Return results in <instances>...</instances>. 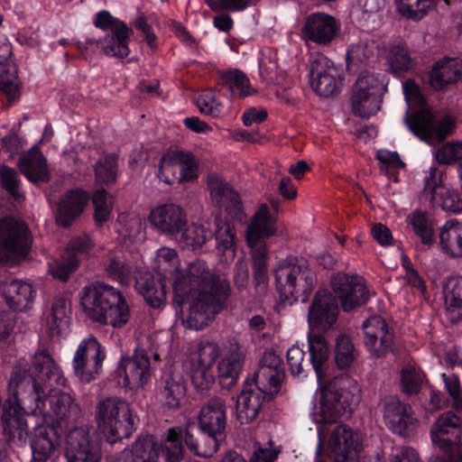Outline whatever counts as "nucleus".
Segmentation results:
<instances>
[{
	"instance_id": "7",
	"label": "nucleus",
	"mask_w": 462,
	"mask_h": 462,
	"mask_svg": "<svg viewBox=\"0 0 462 462\" xmlns=\"http://www.w3.org/2000/svg\"><path fill=\"white\" fill-rule=\"evenodd\" d=\"M103 266L107 276L123 285H129L135 279L137 291L152 308H161L165 304L166 285L162 278L155 280L150 273L136 278L134 266L122 255L116 254H109Z\"/></svg>"
},
{
	"instance_id": "54",
	"label": "nucleus",
	"mask_w": 462,
	"mask_h": 462,
	"mask_svg": "<svg viewBox=\"0 0 462 462\" xmlns=\"http://www.w3.org/2000/svg\"><path fill=\"white\" fill-rule=\"evenodd\" d=\"M117 157L108 154L101 157L95 164L97 180L103 184L114 183L117 177Z\"/></svg>"
},
{
	"instance_id": "41",
	"label": "nucleus",
	"mask_w": 462,
	"mask_h": 462,
	"mask_svg": "<svg viewBox=\"0 0 462 462\" xmlns=\"http://www.w3.org/2000/svg\"><path fill=\"white\" fill-rule=\"evenodd\" d=\"M182 440L185 441V430L180 428L170 429L162 443L158 446L166 462H180L183 458Z\"/></svg>"
},
{
	"instance_id": "40",
	"label": "nucleus",
	"mask_w": 462,
	"mask_h": 462,
	"mask_svg": "<svg viewBox=\"0 0 462 462\" xmlns=\"http://www.w3.org/2000/svg\"><path fill=\"white\" fill-rule=\"evenodd\" d=\"M288 65L279 62L277 53L273 51L263 52L259 60V72L262 78L280 84L287 74Z\"/></svg>"
},
{
	"instance_id": "45",
	"label": "nucleus",
	"mask_w": 462,
	"mask_h": 462,
	"mask_svg": "<svg viewBox=\"0 0 462 462\" xmlns=\"http://www.w3.org/2000/svg\"><path fill=\"white\" fill-rule=\"evenodd\" d=\"M186 394V383L180 374H172L165 380L162 391L164 404L171 408H179Z\"/></svg>"
},
{
	"instance_id": "51",
	"label": "nucleus",
	"mask_w": 462,
	"mask_h": 462,
	"mask_svg": "<svg viewBox=\"0 0 462 462\" xmlns=\"http://www.w3.org/2000/svg\"><path fill=\"white\" fill-rule=\"evenodd\" d=\"M117 233L124 239L134 241L141 239L143 236V222L136 214H121L118 217Z\"/></svg>"
},
{
	"instance_id": "5",
	"label": "nucleus",
	"mask_w": 462,
	"mask_h": 462,
	"mask_svg": "<svg viewBox=\"0 0 462 462\" xmlns=\"http://www.w3.org/2000/svg\"><path fill=\"white\" fill-rule=\"evenodd\" d=\"M85 315L94 322L120 328L131 317L130 306L116 288L104 282L85 286L80 292Z\"/></svg>"
},
{
	"instance_id": "4",
	"label": "nucleus",
	"mask_w": 462,
	"mask_h": 462,
	"mask_svg": "<svg viewBox=\"0 0 462 462\" xmlns=\"http://www.w3.org/2000/svg\"><path fill=\"white\" fill-rule=\"evenodd\" d=\"M283 376L280 356L273 351L264 352L254 381L244 386L236 400V419L241 424L256 419L265 399L279 392Z\"/></svg>"
},
{
	"instance_id": "15",
	"label": "nucleus",
	"mask_w": 462,
	"mask_h": 462,
	"mask_svg": "<svg viewBox=\"0 0 462 462\" xmlns=\"http://www.w3.org/2000/svg\"><path fill=\"white\" fill-rule=\"evenodd\" d=\"M106 356L105 347L95 337L83 338L72 359L75 375L83 383L95 380L101 372Z\"/></svg>"
},
{
	"instance_id": "63",
	"label": "nucleus",
	"mask_w": 462,
	"mask_h": 462,
	"mask_svg": "<svg viewBox=\"0 0 462 462\" xmlns=\"http://www.w3.org/2000/svg\"><path fill=\"white\" fill-rule=\"evenodd\" d=\"M376 158L382 164L381 171H385L394 180L395 174L393 171L404 167V162L396 152L382 149L377 152Z\"/></svg>"
},
{
	"instance_id": "8",
	"label": "nucleus",
	"mask_w": 462,
	"mask_h": 462,
	"mask_svg": "<svg viewBox=\"0 0 462 462\" xmlns=\"http://www.w3.org/2000/svg\"><path fill=\"white\" fill-rule=\"evenodd\" d=\"M95 419L99 431L110 443L129 438L139 421L131 405L117 397L100 400L96 406Z\"/></svg>"
},
{
	"instance_id": "52",
	"label": "nucleus",
	"mask_w": 462,
	"mask_h": 462,
	"mask_svg": "<svg viewBox=\"0 0 462 462\" xmlns=\"http://www.w3.org/2000/svg\"><path fill=\"white\" fill-rule=\"evenodd\" d=\"M352 89L365 95L382 97L385 90V84L381 75L365 71L359 74Z\"/></svg>"
},
{
	"instance_id": "24",
	"label": "nucleus",
	"mask_w": 462,
	"mask_h": 462,
	"mask_svg": "<svg viewBox=\"0 0 462 462\" xmlns=\"http://www.w3.org/2000/svg\"><path fill=\"white\" fill-rule=\"evenodd\" d=\"M208 186L212 202L225 211L235 220L242 222L245 219L243 206L239 195L216 173L208 177Z\"/></svg>"
},
{
	"instance_id": "32",
	"label": "nucleus",
	"mask_w": 462,
	"mask_h": 462,
	"mask_svg": "<svg viewBox=\"0 0 462 462\" xmlns=\"http://www.w3.org/2000/svg\"><path fill=\"white\" fill-rule=\"evenodd\" d=\"M88 202V194L81 189H71L60 199L56 210L55 218L61 226H69L82 214Z\"/></svg>"
},
{
	"instance_id": "53",
	"label": "nucleus",
	"mask_w": 462,
	"mask_h": 462,
	"mask_svg": "<svg viewBox=\"0 0 462 462\" xmlns=\"http://www.w3.org/2000/svg\"><path fill=\"white\" fill-rule=\"evenodd\" d=\"M352 89L365 95L382 97L385 90V84L381 75L365 71L359 74Z\"/></svg>"
},
{
	"instance_id": "36",
	"label": "nucleus",
	"mask_w": 462,
	"mask_h": 462,
	"mask_svg": "<svg viewBox=\"0 0 462 462\" xmlns=\"http://www.w3.org/2000/svg\"><path fill=\"white\" fill-rule=\"evenodd\" d=\"M439 245L452 258H462V221L447 220L439 231Z\"/></svg>"
},
{
	"instance_id": "20",
	"label": "nucleus",
	"mask_w": 462,
	"mask_h": 462,
	"mask_svg": "<svg viewBox=\"0 0 462 462\" xmlns=\"http://www.w3.org/2000/svg\"><path fill=\"white\" fill-rule=\"evenodd\" d=\"M148 219L157 232L174 238H177L188 225L185 210L174 203H165L152 208Z\"/></svg>"
},
{
	"instance_id": "29",
	"label": "nucleus",
	"mask_w": 462,
	"mask_h": 462,
	"mask_svg": "<svg viewBox=\"0 0 462 462\" xmlns=\"http://www.w3.org/2000/svg\"><path fill=\"white\" fill-rule=\"evenodd\" d=\"M460 424L459 417L453 412L448 411L440 415L430 430L433 444L440 449H449L459 441Z\"/></svg>"
},
{
	"instance_id": "59",
	"label": "nucleus",
	"mask_w": 462,
	"mask_h": 462,
	"mask_svg": "<svg viewBox=\"0 0 462 462\" xmlns=\"http://www.w3.org/2000/svg\"><path fill=\"white\" fill-rule=\"evenodd\" d=\"M196 104L200 113L212 117L220 116L223 111L222 103L210 89L201 91L196 98Z\"/></svg>"
},
{
	"instance_id": "37",
	"label": "nucleus",
	"mask_w": 462,
	"mask_h": 462,
	"mask_svg": "<svg viewBox=\"0 0 462 462\" xmlns=\"http://www.w3.org/2000/svg\"><path fill=\"white\" fill-rule=\"evenodd\" d=\"M310 362L321 386L326 381V372L329 356V347L325 338L319 335H309Z\"/></svg>"
},
{
	"instance_id": "17",
	"label": "nucleus",
	"mask_w": 462,
	"mask_h": 462,
	"mask_svg": "<svg viewBox=\"0 0 462 462\" xmlns=\"http://www.w3.org/2000/svg\"><path fill=\"white\" fill-rule=\"evenodd\" d=\"M65 457L68 462H100V443L87 427L72 429L65 439Z\"/></svg>"
},
{
	"instance_id": "58",
	"label": "nucleus",
	"mask_w": 462,
	"mask_h": 462,
	"mask_svg": "<svg viewBox=\"0 0 462 462\" xmlns=\"http://www.w3.org/2000/svg\"><path fill=\"white\" fill-rule=\"evenodd\" d=\"M375 51V42L371 41L367 35L360 37L357 41L350 42L346 57L352 61H364L374 55Z\"/></svg>"
},
{
	"instance_id": "34",
	"label": "nucleus",
	"mask_w": 462,
	"mask_h": 462,
	"mask_svg": "<svg viewBox=\"0 0 462 462\" xmlns=\"http://www.w3.org/2000/svg\"><path fill=\"white\" fill-rule=\"evenodd\" d=\"M21 172L32 182H47L50 180V171L47 160L40 152L37 145L23 154L18 162Z\"/></svg>"
},
{
	"instance_id": "28",
	"label": "nucleus",
	"mask_w": 462,
	"mask_h": 462,
	"mask_svg": "<svg viewBox=\"0 0 462 462\" xmlns=\"http://www.w3.org/2000/svg\"><path fill=\"white\" fill-rule=\"evenodd\" d=\"M0 291L9 308L16 311L30 310L36 295L32 285L22 280L2 282Z\"/></svg>"
},
{
	"instance_id": "44",
	"label": "nucleus",
	"mask_w": 462,
	"mask_h": 462,
	"mask_svg": "<svg viewBox=\"0 0 462 462\" xmlns=\"http://www.w3.org/2000/svg\"><path fill=\"white\" fill-rule=\"evenodd\" d=\"M381 102V97L365 95L352 89L350 97L352 112L359 117L369 118L374 116L380 109Z\"/></svg>"
},
{
	"instance_id": "22",
	"label": "nucleus",
	"mask_w": 462,
	"mask_h": 462,
	"mask_svg": "<svg viewBox=\"0 0 462 462\" xmlns=\"http://www.w3.org/2000/svg\"><path fill=\"white\" fill-rule=\"evenodd\" d=\"M386 426L394 433L405 436L418 426L411 407L402 402L397 396L386 397L382 408Z\"/></svg>"
},
{
	"instance_id": "6",
	"label": "nucleus",
	"mask_w": 462,
	"mask_h": 462,
	"mask_svg": "<svg viewBox=\"0 0 462 462\" xmlns=\"http://www.w3.org/2000/svg\"><path fill=\"white\" fill-rule=\"evenodd\" d=\"M199 426L203 439L198 442L189 430H185V443L191 452L204 457H212L225 439L226 426V406L220 397H213L199 411Z\"/></svg>"
},
{
	"instance_id": "62",
	"label": "nucleus",
	"mask_w": 462,
	"mask_h": 462,
	"mask_svg": "<svg viewBox=\"0 0 462 462\" xmlns=\"http://www.w3.org/2000/svg\"><path fill=\"white\" fill-rule=\"evenodd\" d=\"M94 247V242L88 235L73 237L64 252L66 258L75 257L80 261L81 255L88 254Z\"/></svg>"
},
{
	"instance_id": "43",
	"label": "nucleus",
	"mask_w": 462,
	"mask_h": 462,
	"mask_svg": "<svg viewBox=\"0 0 462 462\" xmlns=\"http://www.w3.org/2000/svg\"><path fill=\"white\" fill-rule=\"evenodd\" d=\"M180 260L176 250L167 246H162L157 250L154 269L164 279L170 275L173 281L175 274L180 271Z\"/></svg>"
},
{
	"instance_id": "11",
	"label": "nucleus",
	"mask_w": 462,
	"mask_h": 462,
	"mask_svg": "<svg viewBox=\"0 0 462 462\" xmlns=\"http://www.w3.org/2000/svg\"><path fill=\"white\" fill-rule=\"evenodd\" d=\"M402 88L408 105L403 121L416 136L427 143L434 145L450 134L454 128L453 119L445 116L437 121L428 108H422L411 120H409L411 103L413 101L421 102V97L418 86L412 80L404 81Z\"/></svg>"
},
{
	"instance_id": "57",
	"label": "nucleus",
	"mask_w": 462,
	"mask_h": 462,
	"mask_svg": "<svg viewBox=\"0 0 462 462\" xmlns=\"http://www.w3.org/2000/svg\"><path fill=\"white\" fill-rule=\"evenodd\" d=\"M387 60L393 73L407 71L413 68V61L404 46H393L387 54Z\"/></svg>"
},
{
	"instance_id": "14",
	"label": "nucleus",
	"mask_w": 462,
	"mask_h": 462,
	"mask_svg": "<svg viewBox=\"0 0 462 462\" xmlns=\"http://www.w3.org/2000/svg\"><path fill=\"white\" fill-rule=\"evenodd\" d=\"M310 85L323 97L338 94L343 85L341 69L323 54H312L310 59Z\"/></svg>"
},
{
	"instance_id": "31",
	"label": "nucleus",
	"mask_w": 462,
	"mask_h": 462,
	"mask_svg": "<svg viewBox=\"0 0 462 462\" xmlns=\"http://www.w3.org/2000/svg\"><path fill=\"white\" fill-rule=\"evenodd\" d=\"M159 448L151 435L138 438L129 448L110 458L109 462H158Z\"/></svg>"
},
{
	"instance_id": "9",
	"label": "nucleus",
	"mask_w": 462,
	"mask_h": 462,
	"mask_svg": "<svg viewBox=\"0 0 462 462\" xmlns=\"http://www.w3.org/2000/svg\"><path fill=\"white\" fill-rule=\"evenodd\" d=\"M360 401V388L349 376L337 377L323 392L320 406L314 415L317 423H331L348 416Z\"/></svg>"
},
{
	"instance_id": "30",
	"label": "nucleus",
	"mask_w": 462,
	"mask_h": 462,
	"mask_svg": "<svg viewBox=\"0 0 462 462\" xmlns=\"http://www.w3.org/2000/svg\"><path fill=\"white\" fill-rule=\"evenodd\" d=\"M33 433L31 439L32 460L45 462L59 445L60 436L56 430L50 425H41L34 421Z\"/></svg>"
},
{
	"instance_id": "48",
	"label": "nucleus",
	"mask_w": 462,
	"mask_h": 462,
	"mask_svg": "<svg viewBox=\"0 0 462 462\" xmlns=\"http://www.w3.org/2000/svg\"><path fill=\"white\" fill-rule=\"evenodd\" d=\"M223 85L233 97H245L250 96L254 89L249 79L245 73L237 69H230L222 75Z\"/></svg>"
},
{
	"instance_id": "33",
	"label": "nucleus",
	"mask_w": 462,
	"mask_h": 462,
	"mask_svg": "<svg viewBox=\"0 0 462 462\" xmlns=\"http://www.w3.org/2000/svg\"><path fill=\"white\" fill-rule=\"evenodd\" d=\"M94 24L103 31H111L120 42L116 47L106 45L107 53H126V40L130 37L131 29L123 21L114 17L108 11H100L96 14Z\"/></svg>"
},
{
	"instance_id": "19",
	"label": "nucleus",
	"mask_w": 462,
	"mask_h": 462,
	"mask_svg": "<svg viewBox=\"0 0 462 462\" xmlns=\"http://www.w3.org/2000/svg\"><path fill=\"white\" fill-rule=\"evenodd\" d=\"M116 374L125 387L131 390L143 388L151 379L150 359L144 350L137 349L131 356H122Z\"/></svg>"
},
{
	"instance_id": "23",
	"label": "nucleus",
	"mask_w": 462,
	"mask_h": 462,
	"mask_svg": "<svg viewBox=\"0 0 462 462\" xmlns=\"http://www.w3.org/2000/svg\"><path fill=\"white\" fill-rule=\"evenodd\" d=\"M362 328L364 345L372 356L380 357L391 350L393 334L382 317L374 315L368 318L363 322Z\"/></svg>"
},
{
	"instance_id": "13",
	"label": "nucleus",
	"mask_w": 462,
	"mask_h": 462,
	"mask_svg": "<svg viewBox=\"0 0 462 462\" xmlns=\"http://www.w3.org/2000/svg\"><path fill=\"white\" fill-rule=\"evenodd\" d=\"M319 442L316 447V462L321 461L322 452V432L318 430ZM363 448V438L361 433L352 430L350 427L341 424L337 426L331 432L328 440V452L334 462H355L357 454Z\"/></svg>"
},
{
	"instance_id": "56",
	"label": "nucleus",
	"mask_w": 462,
	"mask_h": 462,
	"mask_svg": "<svg viewBox=\"0 0 462 462\" xmlns=\"http://www.w3.org/2000/svg\"><path fill=\"white\" fill-rule=\"evenodd\" d=\"M415 234L420 236L425 245H430L433 241V226L428 215L422 211H415L408 217Z\"/></svg>"
},
{
	"instance_id": "61",
	"label": "nucleus",
	"mask_w": 462,
	"mask_h": 462,
	"mask_svg": "<svg viewBox=\"0 0 462 462\" xmlns=\"http://www.w3.org/2000/svg\"><path fill=\"white\" fill-rule=\"evenodd\" d=\"M92 201L95 207L96 221L99 224L106 222L112 211V197L105 189H97L92 197Z\"/></svg>"
},
{
	"instance_id": "25",
	"label": "nucleus",
	"mask_w": 462,
	"mask_h": 462,
	"mask_svg": "<svg viewBox=\"0 0 462 462\" xmlns=\"http://www.w3.org/2000/svg\"><path fill=\"white\" fill-rule=\"evenodd\" d=\"M337 314L338 306L336 299L328 290H319L309 310V326L311 329L327 330L337 321Z\"/></svg>"
},
{
	"instance_id": "47",
	"label": "nucleus",
	"mask_w": 462,
	"mask_h": 462,
	"mask_svg": "<svg viewBox=\"0 0 462 462\" xmlns=\"http://www.w3.org/2000/svg\"><path fill=\"white\" fill-rule=\"evenodd\" d=\"M437 0H396L397 12L408 19L420 21L436 5Z\"/></svg>"
},
{
	"instance_id": "26",
	"label": "nucleus",
	"mask_w": 462,
	"mask_h": 462,
	"mask_svg": "<svg viewBox=\"0 0 462 462\" xmlns=\"http://www.w3.org/2000/svg\"><path fill=\"white\" fill-rule=\"evenodd\" d=\"M30 371L32 373H27V375L43 384L51 385L52 382L62 384L65 381L60 367L46 348L41 347L32 356Z\"/></svg>"
},
{
	"instance_id": "60",
	"label": "nucleus",
	"mask_w": 462,
	"mask_h": 462,
	"mask_svg": "<svg viewBox=\"0 0 462 462\" xmlns=\"http://www.w3.org/2000/svg\"><path fill=\"white\" fill-rule=\"evenodd\" d=\"M401 383L403 392L417 393L425 383L424 374L414 365H407L402 371Z\"/></svg>"
},
{
	"instance_id": "27",
	"label": "nucleus",
	"mask_w": 462,
	"mask_h": 462,
	"mask_svg": "<svg viewBox=\"0 0 462 462\" xmlns=\"http://www.w3.org/2000/svg\"><path fill=\"white\" fill-rule=\"evenodd\" d=\"M49 409H46L43 422L51 420L58 426L67 424L79 413V406L75 399L68 393L51 392L48 397Z\"/></svg>"
},
{
	"instance_id": "12",
	"label": "nucleus",
	"mask_w": 462,
	"mask_h": 462,
	"mask_svg": "<svg viewBox=\"0 0 462 462\" xmlns=\"http://www.w3.org/2000/svg\"><path fill=\"white\" fill-rule=\"evenodd\" d=\"M274 217L266 204L260 206L245 233V239L251 249L254 278L258 282L265 280L267 271V248L264 239L274 235Z\"/></svg>"
},
{
	"instance_id": "50",
	"label": "nucleus",
	"mask_w": 462,
	"mask_h": 462,
	"mask_svg": "<svg viewBox=\"0 0 462 462\" xmlns=\"http://www.w3.org/2000/svg\"><path fill=\"white\" fill-rule=\"evenodd\" d=\"M180 160L179 152H170L162 156L157 173L160 180L168 185L180 183Z\"/></svg>"
},
{
	"instance_id": "3",
	"label": "nucleus",
	"mask_w": 462,
	"mask_h": 462,
	"mask_svg": "<svg viewBox=\"0 0 462 462\" xmlns=\"http://www.w3.org/2000/svg\"><path fill=\"white\" fill-rule=\"evenodd\" d=\"M220 356L217 371L222 383L228 381L226 384L230 385L237 380L245 357V352L237 341L229 340L223 348L214 341H202L189 360L191 382L198 391L208 390L213 385L215 377L212 368Z\"/></svg>"
},
{
	"instance_id": "55",
	"label": "nucleus",
	"mask_w": 462,
	"mask_h": 462,
	"mask_svg": "<svg viewBox=\"0 0 462 462\" xmlns=\"http://www.w3.org/2000/svg\"><path fill=\"white\" fill-rule=\"evenodd\" d=\"M356 356L355 346L350 338L340 335L336 339L335 362L340 369L349 367Z\"/></svg>"
},
{
	"instance_id": "2",
	"label": "nucleus",
	"mask_w": 462,
	"mask_h": 462,
	"mask_svg": "<svg viewBox=\"0 0 462 462\" xmlns=\"http://www.w3.org/2000/svg\"><path fill=\"white\" fill-rule=\"evenodd\" d=\"M47 384L27 375V364L18 360L8 383L9 398L2 415L5 434L19 445L25 443L30 424L45 419Z\"/></svg>"
},
{
	"instance_id": "39",
	"label": "nucleus",
	"mask_w": 462,
	"mask_h": 462,
	"mask_svg": "<svg viewBox=\"0 0 462 462\" xmlns=\"http://www.w3.org/2000/svg\"><path fill=\"white\" fill-rule=\"evenodd\" d=\"M70 310V301L67 298H55L51 312L46 317V324L52 333L60 334L67 328Z\"/></svg>"
},
{
	"instance_id": "42",
	"label": "nucleus",
	"mask_w": 462,
	"mask_h": 462,
	"mask_svg": "<svg viewBox=\"0 0 462 462\" xmlns=\"http://www.w3.org/2000/svg\"><path fill=\"white\" fill-rule=\"evenodd\" d=\"M215 224L217 247L223 251L226 261H231L236 255V232L231 225L221 217H217Z\"/></svg>"
},
{
	"instance_id": "18",
	"label": "nucleus",
	"mask_w": 462,
	"mask_h": 462,
	"mask_svg": "<svg viewBox=\"0 0 462 462\" xmlns=\"http://www.w3.org/2000/svg\"><path fill=\"white\" fill-rule=\"evenodd\" d=\"M330 283L345 311L362 306L369 300L370 292L361 276L338 273L331 277Z\"/></svg>"
},
{
	"instance_id": "1",
	"label": "nucleus",
	"mask_w": 462,
	"mask_h": 462,
	"mask_svg": "<svg viewBox=\"0 0 462 462\" xmlns=\"http://www.w3.org/2000/svg\"><path fill=\"white\" fill-rule=\"evenodd\" d=\"M172 291V303L183 327L200 330L221 310L230 287L224 274L196 259L175 274Z\"/></svg>"
},
{
	"instance_id": "38",
	"label": "nucleus",
	"mask_w": 462,
	"mask_h": 462,
	"mask_svg": "<svg viewBox=\"0 0 462 462\" xmlns=\"http://www.w3.org/2000/svg\"><path fill=\"white\" fill-rule=\"evenodd\" d=\"M445 312L451 322L462 319V277H449L443 286Z\"/></svg>"
},
{
	"instance_id": "46",
	"label": "nucleus",
	"mask_w": 462,
	"mask_h": 462,
	"mask_svg": "<svg viewBox=\"0 0 462 462\" xmlns=\"http://www.w3.org/2000/svg\"><path fill=\"white\" fill-rule=\"evenodd\" d=\"M178 236L182 247L195 251L211 237V233L202 225L191 224L186 226Z\"/></svg>"
},
{
	"instance_id": "21",
	"label": "nucleus",
	"mask_w": 462,
	"mask_h": 462,
	"mask_svg": "<svg viewBox=\"0 0 462 462\" xmlns=\"http://www.w3.org/2000/svg\"><path fill=\"white\" fill-rule=\"evenodd\" d=\"M340 23L325 13H314L308 16L301 29V39L305 42L319 45L330 44L340 32Z\"/></svg>"
},
{
	"instance_id": "16",
	"label": "nucleus",
	"mask_w": 462,
	"mask_h": 462,
	"mask_svg": "<svg viewBox=\"0 0 462 462\" xmlns=\"http://www.w3.org/2000/svg\"><path fill=\"white\" fill-rule=\"evenodd\" d=\"M32 240L28 227L10 217L0 219V261L13 262L23 257Z\"/></svg>"
},
{
	"instance_id": "64",
	"label": "nucleus",
	"mask_w": 462,
	"mask_h": 462,
	"mask_svg": "<svg viewBox=\"0 0 462 462\" xmlns=\"http://www.w3.org/2000/svg\"><path fill=\"white\" fill-rule=\"evenodd\" d=\"M434 157L439 162L445 164L462 161V143L451 142L444 144L434 152Z\"/></svg>"
},
{
	"instance_id": "49",
	"label": "nucleus",
	"mask_w": 462,
	"mask_h": 462,
	"mask_svg": "<svg viewBox=\"0 0 462 462\" xmlns=\"http://www.w3.org/2000/svg\"><path fill=\"white\" fill-rule=\"evenodd\" d=\"M431 201L434 206H439L445 211L453 213L462 212V199L458 193L457 190L445 185L434 189Z\"/></svg>"
},
{
	"instance_id": "10",
	"label": "nucleus",
	"mask_w": 462,
	"mask_h": 462,
	"mask_svg": "<svg viewBox=\"0 0 462 462\" xmlns=\"http://www.w3.org/2000/svg\"><path fill=\"white\" fill-rule=\"evenodd\" d=\"M273 273L281 297L290 304L300 297L305 301L317 281L307 262L294 256L281 260Z\"/></svg>"
},
{
	"instance_id": "35",
	"label": "nucleus",
	"mask_w": 462,
	"mask_h": 462,
	"mask_svg": "<svg viewBox=\"0 0 462 462\" xmlns=\"http://www.w3.org/2000/svg\"><path fill=\"white\" fill-rule=\"evenodd\" d=\"M462 75V60L443 58L438 60L430 72V83L435 89H443L456 83Z\"/></svg>"
}]
</instances>
